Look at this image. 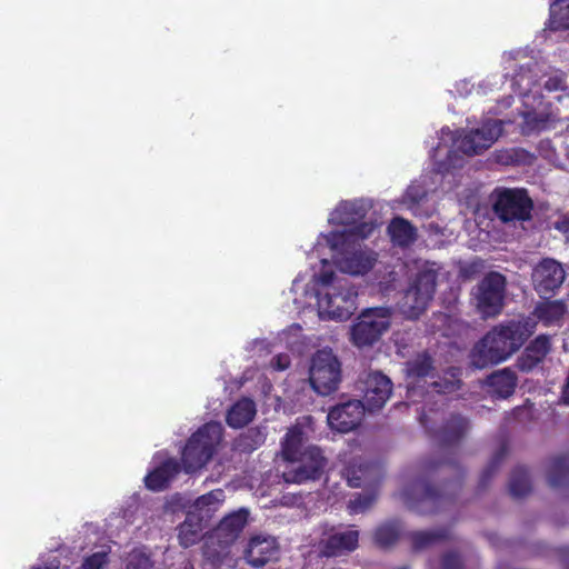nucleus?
Instances as JSON below:
<instances>
[{"label": "nucleus", "instance_id": "a19ab883", "mask_svg": "<svg viewBox=\"0 0 569 569\" xmlns=\"http://www.w3.org/2000/svg\"><path fill=\"white\" fill-rule=\"evenodd\" d=\"M109 562L106 551H98L86 557L78 569H102Z\"/></svg>", "mask_w": 569, "mask_h": 569}, {"label": "nucleus", "instance_id": "3c124183", "mask_svg": "<svg viewBox=\"0 0 569 569\" xmlns=\"http://www.w3.org/2000/svg\"><path fill=\"white\" fill-rule=\"evenodd\" d=\"M461 386V381L459 379H456L453 381H449V382H446V391L450 392V391H455L457 389H459Z\"/></svg>", "mask_w": 569, "mask_h": 569}, {"label": "nucleus", "instance_id": "7c9ffc66", "mask_svg": "<svg viewBox=\"0 0 569 569\" xmlns=\"http://www.w3.org/2000/svg\"><path fill=\"white\" fill-rule=\"evenodd\" d=\"M266 433L260 428H249L233 441V449L241 453H251L266 441Z\"/></svg>", "mask_w": 569, "mask_h": 569}, {"label": "nucleus", "instance_id": "864d4df0", "mask_svg": "<svg viewBox=\"0 0 569 569\" xmlns=\"http://www.w3.org/2000/svg\"><path fill=\"white\" fill-rule=\"evenodd\" d=\"M452 153H455V151H452V150H451V151L449 152V154H448V161H449L450 163L452 162V160H451V158H452Z\"/></svg>", "mask_w": 569, "mask_h": 569}, {"label": "nucleus", "instance_id": "58836bf2", "mask_svg": "<svg viewBox=\"0 0 569 569\" xmlns=\"http://www.w3.org/2000/svg\"><path fill=\"white\" fill-rule=\"evenodd\" d=\"M153 561L150 556L140 549H133L126 558V569H152Z\"/></svg>", "mask_w": 569, "mask_h": 569}, {"label": "nucleus", "instance_id": "a878e982", "mask_svg": "<svg viewBox=\"0 0 569 569\" xmlns=\"http://www.w3.org/2000/svg\"><path fill=\"white\" fill-rule=\"evenodd\" d=\"M388 233L393 244L408 248L418 238L417 228L402 217H395L388 226Z\"/></svg>", "mask_w": 569, "mask_h": 569}, {"label": "nucleus", "instance_id": "39448f33", "mask_svg": "<svg viewBox=\"0 0 569 569\" xmlns=\"http://www.w3.org/2000/svg\"><path fill=\"white\" fill-rule=\"evenodd\" d=\"M392 311L389 307L365 309L350 330V340L358 348L373 346L391 325Z\"/></svg>", "mask_w": 569, "mask_h": 569}, {"label": "nucleus", "instance_id": "aec40b11", "mask_svg": "<svg viewBox=\"0 0 569 569\" xmlns=\"http://www.w3.org/2000/svg\"><path fill=\"white\" fill-rule=\"evenodd\" d=\"M182 468L180 461L176 458L164 459L146 475V488L153 492L168 489L171 481L180 473Z\"/></svg>", "mask_w": 569, "mask_h": 569}, {"label": "nucleus", "instance_id": "2f4dec72", "mask_svg": "<svg viewBox=\"0 0 569 569\" xmlns=\"http://www.w3.org/2000/svg\"><path fill=\"white\" fill-rule=\"evenodd\" d=\"M223 499L224 492L222 489L211 490L196 499L193 503L194 512L203 518L210 517L219 508Z\"/></svg>", "mask_w": 569, "mask_h": 569}, {"label": "nucleus", "instance_id": "f3484780", "mask_svg": "<svg viewBox=\"0 0 569 569\" xmlns=\"http://www.w3.org/2000/svg\"><path fill=\"white\" fill-rule=\"evenodd\" d=\"M279 558V545L272 537L256 536L249 540L244 559L253 568H262Z\"/></svg>", "mask_w": 569, "mask_h": 569}, {"label": "nucleus", "instance_id": "5701e85b", "mask_svg": "<svg viewBox=\"0 0 569 569\" xmlns=\"http://www.w3.org/2000/svg\"><path fill=\"white\" fill-rule=\"evenodd\" d=\"M377 261L376 253L372 251L356 250L346 253L338 264L343 272L358 276L370 271Z\"/></svg>", "mask_w": 569, "mask_h": 569}, {"label": "nucleus", "instance_id": "c03bdc74", "mask_svg": "<svg viewBox=\"0 0 569 569\" xmlns=\"http://www.w3.org/2000/svg\"><path fill=\"white\" fill-rule=\"evenodd\" d=\"M480 268H481V263L478 261H472V262L466 263L460 267L459 276L463 280L475 279L476 276L480 272Z\"/></svg>", "mask_w": 569, "mask_h": 569}, {"label": "nucleus", "instance_id": "f8f14e48", "mask_svg": "<svg viewBox=\"0 0 569 569\" xmlns=\"http://www.w3.org/2000/svg\"><path fill=\"white\" fill-rule=\"evenodd\" d=\"M366 216L367 208L361 201H342L335 209L331 221L340 226L351 227L349 230L351 234L366 239L375 230L372 222L363 221Z\"/></svg>", "mask_w": 569, "mask_h": 569}, {"label": "nucleus", "instance_id": "a211bd4d", "mask_svg": "<svg viewBox=\"0 0 569 569\" xmlns=\"http://www.w3.org/2000/svg\"><path fill=\"white\" fill-rule=\"evenodd\" d=\"M550 351V337L547 335H539L529 342L522 353L517 358L516 367L521 372H531L545 361Z\"/></svg>", "mask_w": 569, "mask_h": 569}, {"label": "nucleus", "instance_id": "6e6552de", "mask_svg": "<svg viewBox=\"0 0 569 569\" xmlns=\"http://www.w3.org/2000/svg\"><path fill=\"white\" fill-rule=\"evenodd\" d=\"M437 273L427 269L419 271L403 292L400 308L408 319H417L427 309L436 292Z\"/></svg>", "mask_w": 569, "mask_h": 569}, {"label": "nucleus", "instance_id": "2eb2a0df", "mask_svg": "<svg viewBox=\"0 0 569 569\" xmlns=\"http://www.w3.org/2000/svg\"><path fill=\"white\" fill-rule=\"evenodd\" d=\"M566 278L562 266L550 258L542 259L532 271L535 290L541 298L552 296Z\"/></svg>", "mask_w": 569, "mask_h": 569}, {"label": "nucleus", "instance_id": "a18cd8bd", "mask_svg": "<svg viewBox=\"0 0 569 569\" xmlns=\"http://www.w3.org/2000/svg\"><path fill=\"white\" fill-rule=\"evenodd\" d=\"M316 278L317 282L325 287L332 288L338 282V280L336 281V273L332 270H322Z\"/></svg>", "mask_w": 569, "mask_h": 569}, {"label": "nucleus", "instance_id": "79ce46f5", "mask_svg": "<svg viewBox=\"0 0 569 569\" xmlns=\"http://www.w3.org/2000/svg\"><path fill=\"white\" fill-rule=\"evenodd\" d=\"M426 197L427 192L420 186H409L405 193V203L413 210Z\"/></svg>", "mask_w": 569, "mask_h": 569}, {"label": "nucleus", "instance_id": "09e8293b", "mask_svg": "<svg viewBox=\"0 0 569 569\" xmlns=\"http://www.w3.org/2000/svg\"><path fill=\"white\" fill-rule=\"evenodd\" d=\"M545 88L548 91H556L561 89V80L559 78H549L546 81Z\"/></svg>", "mask_w": 569, "mask_h": 569}, {"label": "nucleus", "instance_id": "9b49d317", "mask_svg": "<svg viewBox=\"0 0 569 569\" xmlns=\"http://www.w3.org/2000/svg\"><path fill=\"white\" fill-rule=\"evenodd\" d=\"M359 547V531L353 525H326L318 541L320 557L337 558L353 552Z\"/></svg>", "mask_w": 569, "mask_h": 569}, {"label": "nucleus", "instance_id": "37998d69", "mask_svg": "<svg viewBox=\"0 0 569 569\" xmlns=\"http://www.w3.org/2000/svg\"><path fill=\"white\" fill-rule=\"evenodd\" d=\"M440 569H465L461 556L456 551L446 552L441 558Z\"/></svg>", "mask_w": 569, "mask_h": 569}, {"label": "nucleus", "instance_id": "49530a36", "mask_svg": "<svg viewBox=\"0 0 569 569\" xmlns=\"http://www.w3.org/2000/svg\"><path fill=\"white\" fill-rule=\"evenodd\" d=\"M531 157L530 153H528L523 149H515L510 153H508V159L505 161L506 163H520L525 162V159Z\"/></svg>", "mask_w": 569, "mask_h": 569}, {"label": "nucleus", "instance_id": "de8ad7c7", "mask_svg": "<svg viewBox=\"0 0 569 569\" xmlns=\"http://www.w3.org/2000/svg\"><path fill=\"white\" fill-rule=\"evenodd\" d=\"M272 365L274 368H277L278 370H284L289 367L290 365V361H289V358L288 356H282V355H278L273 360H272Z\"/></svg>", "mask_w": 569, "mask_h": 569}, {"label": "nucleus", "instance_id": "5fc2aeb1", "mask_svg": "<svg viewBox=\"0 0 569 569\" xmlns=\"http://www.w3.org/2000/svg\"><path fill=\"white\" fill-rule=\"evenodd\" d=\"M396 569H409V567L408 566H401V567H398Z\"/></svg>", "mask_w": 569, "mask_h": 569}, {"label": "nucleus", "instance_id": "6ab92c4d", "mask_svg": "<svg viewBox=\"0 0 569 569\" xmlns=\"http://www.w3.org/2000/svg\"><path fill=\"white\" fill-rule=\"evenodd\" d=\"M345 472L352 488L378 485L381 479V467L373 461L355 460L346 467Z\"/></svg>", "mask_w": 569, "mask_h": 569}, {"label": "nucleus", "instance_id": "c756f323", "mask_svg": "<svg viewBox=\"0 0 569 569\" xmlns=\"http://www.w3.org/2000/svg\"><path fill=\"white\" fill-rule=\"evenodd\" d=\"M548 483L553 489L569 485V452L551 458Z\"/></svg>", "mask_w": 569, "mask_h": 569}, {"label": "nucleus", "instance_id": "603ef678", "mask_svg": "<svg viewBox=\"0 0 569 569\" xmlns=\"http://www.w3.org/2000/svg\"><path fill=\"white\" fill-rule=\"evenodd\" d=\"M58 568H59V563H58V561H54L49 565L33 567L31 569H58Z\"/></svg>", "mask_w": 569, "mask_h": 569}, {"label": "nucleus", "instance_id": "72a5a7b5", "mask_svg": "<svg viewBox=\"0 0 569 569\" xmlns=\"http://www.w3.org/2000/svg\"><path fill=\"white\" fill-rule=\"evenodd\" d=\"M401 533V526L399 521L392 520L379 526L373 535L375 542L381 548L393 546Z\"/></svg>", "mask_w": 569, "mask_h": 569}, {"label": "nucleus", "instance_id": "1a4fd4ad", "mask_svg": "<svg viewBox=\"0 0 569 569\" xmlns=\"http://www.w3.org/2000/svg\"><path fill=\"white\" fill-rule=\"evenodd\" d=\"M507 289V278L498 271H489L475 287L472 295L478 311L485 318L501 313Z\"/></svg>", "mask_w": 569, "mask_h": 569}, {"label": "nucleus", "instance_id": "4be33fe9", "mask_svg": "<svg viewBox=\"0 0 569 569\" xmlns=\"http://www.w3.org/2000/svg\"><path fill=\"white\" fill-rule=\"evenodd\" d=\"M470 429L467 418L459 413H451L437 430L436 437L441 447L458 445Z\"/></svg>", "mask_w": 569, "mask_h": 569}, {"label": "nucleus", "instance_id": "f704fd0d", "mask_svg": "<svg viewBox=\"0 0 569 569\" xmlns=\"http://www.w3.org/2000/svg\"><path fill=\"white\" fill-rule=\"evenodd\" d=\"M549 28L555 31L569 29V0H556L550 6Z\"/></svg>", "mask_w": 569, "mask_h": 569}, {"label": "nucleus", "instance_id": "bb28decb", "mask_svg": "<svg viewBox=\"0 0 569 569\" xmlns=\"http://www.w3.org/2000/svg\"><path fill=\"white\" fill-rule=\"evenodd\" d=\"M249 512L246 509L231 512L223 517L217 527V535L227 542L236 540L248 522Z\"/></svg>", "mask_w": 569, "mask_h": 569}, {"label": "nucleus", "instance_id": "0eeeda50", "mask_svg": "<svg viewBox=\"0 0 569 569\" xmlns=\"http://www.w3.org/2000/svg\"><path fill=\"white\" fill-rule=\"evenodd\" d=\"M357 298L356 287L347 279H339L323 296L319 293L320 315L332 320H348L357 309Z\"/></svg>", "mask_w": 569, "mask_h": 569}, {"label": "nucleus", "instance_id": "e433bc0d", "mask_svg": "<svg viewBox=\"0 0 569 569\" xmlns=\"http://www.w3.org/2000/svg\"><path fill=\"white\" fill-rule=\"evenodd\" d=\"M432 370V359L427 353L418 356L415 360L407 362V373L412 378L428 377Z\"/></svg>", "mask_w": 569, "mask_h": 569}, {"label": "nucleus", "instance_id": "8fccbe9b", "mask_svg": "<svg viewBox=\"0 0 569 569\" xmlns=\"http://www.w3.org/2000/svg\"><path fill=\"white\" fill-rule=\"evenodd\" d=\"M556 229L563 233H569V217H563L561 220L557 221Z\"/></svg>", "mask_w": 569, "mask_h": 569}, {"label": "nucleus", "instance_id": "c85d7f7f", "mask_svg": "<svg viewBox=\"0 0 569 569\" xmlns=\"http://www.w3.org/2000/svg\"><path fill=\"white\" fill-rule=\"evenodd\" d=\"M567 312V306L561 300H546L535 308V316L545 325L551 326L562 320Z\"/></svg>", "mask_w": 569, "mask_h": 569}, {"label": "nucleus", "instance_id": "9d476101", "mask_svg": "<svg viewBox=\"0 0 569 569\" xmlns=\"http://www.w3.org/2000/svg\"><path fill=\"white\" fill-rule=\"evenodd\" d=\"M309 381L312 389L328 396L341 382V363L331 350H318L311 360Z\"/></svg>", "mask_w": 569, "mask_h": 569}, {"label": "nucleus", "instance_id": "20e7f679", "mask_svg": "<svg viewBox=\"0 0 569 569\" xmlns=\"http://www.w3.org/2000/svg\"><path fill=\"white\" fill-rule=\"evenodd\" d=\"M223 437L220 422L211 421L201 426L188 439L181 451V466L187 473H192L204 467L212 458Z\"/></svg>", "mask_w": 569, "mask_h": 569}, {"label": "nucleus", "instance_id": "4468645a", "mask_svg": "<svg viewBox=\"0 0 569 569\" xmlns=\"http://www.w3.org/2000/svg\"><path fill=\"white\" fill-rule=\"evenodd\" d=\"M501 131L500 123L496 120H488L481 127L470 130L463 136L455 139L458 150L467 156L479 154L491 147Z\"/></svg>", "mask_w": 569, "mask_h": 569}, {"label": "nucleus", "instance_id": "423d86ee", "mask_svg": "<svg viewBox=\"0 0 569 569\" xmlns=\"http://www.w3.org/2000/svg\"><path fill=\"white\" fill-rule=\"evenodd\" d=\"M492 199L493 212L502 222L531 219L533 201L526 189L499 187L493 190Z\"/></svg>", "mask_w": 569, "mask_h": 569}, {"label": "nucleus", "instance_id": "dca6fc26", "mask_svg": "<svg viewBox=\"0 0 569 569\" xmlns=\"http://www.w3.org/2000/svg\"><path fill=\"white\" fill-rule=\"evenodd\" d=\"M365 410V405L360 400H348L338 403L328 412V425L338 432H349L360 425Z\"/></svg>", "mask_w": 569, "mask_h": 569}, {"label": "nucleus", "instance_id": "473e14b6", "mask_svg": "<svg viewBox=\"0 0 569 569\" xmlns=\"http://www.w3.org/2000/svg\"><path fill=\"white\" fill-rule=\"evenodd\" d=\"M531 491V481L527 468L516 467L510 476L509 492L515 498L526 497Z\"/></svg>", "mask_w": 569, "mask_h": 569}, {"label": "nucleus", "instance_id": "393cba45", "mask_svg": "<svg viewBox=\"0 0 569 569\" xmlns=\"http://www.w3.org/2000/svg\"><path fill=\"white\" fill-rule=\"evenodd\" d=\"M257 413L256 403L252 399L242 397L236 401L227 411L226 422L233 429H239L250 423Z\"/></svg>", "mask_w": 569, "mask_h": 569}, {"label": "nucleus", "instance_id": "4c0bfd02", "mask_svg": "<svg viewBox=\"0 0 569 569\" xmlns=\"http://www.w3.org/2000/svg\"><path fill=\"white\" fill-rule=\"evenodd\" d=\"M377 499L375 492L357 493L348 502V510L350 515H357L367 511L372 507Z\"/></svg>", "mask_w": 569, "mask_h": 569}, {"label": "nucleus", "instance_id": "f257e3e1", "mask_svg": "<svg viewBox=\"0 0 569 569\" xmlns=\"http://www.w3.org/2000/svg\"><path fill=\"white\" fill-rule=\"evenodd\" d=\"M535 329L536 322L529 318L495 326L471 348L470 366L485 369L506 361L523 346Z\"/></svg>", "mask_w": 569, "mask_h": 569}, {"label": "nucleus", "instance_id": "ea45409f", "mask_svg": "<svg viewBox=\"0 0 569 569\" xmlns=\"http://www.w3.org/2000/svg\"><path fill=\"white\" fill-rule=\"evenodd\" d=\"M550 121L549 114H538L536 112H526L525 128L528 131H541L548 128Z\"/></svg>", "mask_w": 569, "mask_h": 569}, {"label": "nucleus", "instance_id": "b1692460", "mask_svg": "<svg viewBox=\"0 0 569 569\" xmlns=\"http://www.w3.org/2000/svg\"><path fill=\"white\" fill-rule=\"evenodd\" d=\"M450 530L447 527H440L431 530H416L408 533L411 549L419 552L449 540Z\"/></svg>", "mask_w": 569, "mask_h": 569}, {"label": "nucleus", "instance_id": "c9c22d12", "mask_svg": "<svg viewBox=\"0 0 569 569\" xmlns=\"http://www.w3.org/2000/svg\"><path fill=\"white\" fill-rule=\"evenodd\" d=\"M506 455H507V446L502 445L495 452V455L491 457V459L488 462V465L486 466V468L482 470L480 479H479V483H478L479 490H485L488 487L489 482L491 481V479L498 471L501 462L503 461Z\"/></svg>", "mask_w": 569, "mask_h": 569}, {"label": "nucleus", "instance_id": "f03ea898", "mask_svg": "<svg viewBox=\"0 0 569 569\" xmlns=\"http://www.w3.org/2000/svg\"><path fill=\"white\" fill-rule=\"evenodd\" d=\"M423 470L429 473L442 468L457 472L459 478L462 476L459 465L450 459L446 460H426L422 465ZM461 489V479H456L436 488L425 479H418L405 489L403 496L406 502L412 511L418 515H433L445 509L453 501L455 496Z\"/></svg>", "mask_w": 569, "mask_h": 569}, {"label": "nucleus", "instance_id": "cd10ccee", "mask_svg": "<svg viewBox=\"0 0 569 569\" xmlns=\"http://www.w3.org/2000/svg\"><path fill=\"white\" fill-rule=\"evenodd\" d=\"M202 520V516H199L196 512H189L184 521L179 525L178 538L183 548L191 547L200 540L201 532L203 530Z\"/></svg>", "mask_w": 569, "mask_h": 569}, {"label": "nucleus", "instance_id": "412c9836", "mask_svg": "<svg viewBox=\"0 0 569 569\" xmlns=\"http://www.w3.org/2000/svg\"><path fill=\"white\" fill-rule=\"evenodd\" d=\"M518 376L511 368L495 370L487 376L485 387L495 399L510 398L517 388Z\"/></svg>", "mask_w": 569, "mask_h": 569}, {"label": "nucleus", "instance_id": "7ed1b4c3", "mask_svg": "<svg viewBox=\"0 0 569 569\" xmlns=\"http://www.w3.org/2000/svg\"><path fill=\"white\" fill-rule=\"evenodd\" d=\"M281 455L288 462L282 478L287 483H305L321 478L327 459L322 450L313 445L303 446V432L289 430L281 442Z\"/></svg>", "mask_w": 569, "mask_h": 569}, {"label": "nucleus", "instance_id": "ddd939ff", "mask_svg": "<svg viewBox=\"0 0 569 569\" xmlns=\"http://www.w3.org/2000/svg\"><path fill=\"white\" fill-rule=\"evenodd\" d=\"M359 390L362 392L365 409L375 411L381 409L389 400L393 383L389 377L380 371L368 372L359 381Z\"/></svg>", "mask_w": 569, "mask_h": 569}]
</instances>
